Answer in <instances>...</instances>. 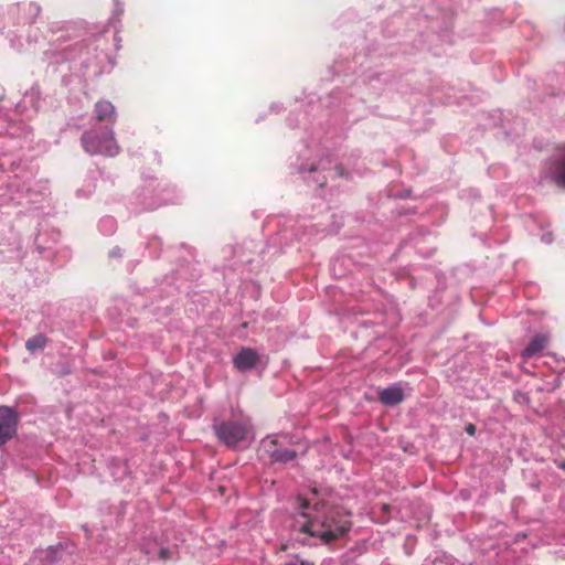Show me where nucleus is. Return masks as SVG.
<instances>
[{"mask_svg": "<svg viewBox=\"0 0 565 565\" xmlns=\"http://www.w3.org/2000/svg\"><path fill=\"white\" fill-rule=\"evenodd\" d=\"M350 525L348 514L341 508L320 499L316 489L310 498L296 499V513L291 523L294 531L330 542L345 533Z\"/></svg>", "mask_w": 565, "mask_h": 565, "instance_id": "nucleus-1", "label": "nucleus"}, {"mask_svg": "<svg viewBox=\"0 0 565 565\" xmlns=\"http://www.w3.org/2000/svg\"><path fill=\"white\" fill-rule=\"evenodd\" d=\"M258 359L259 356L254 349L242 348L239 352L234 356L233 363L237 370L245 372L255 367Z\"/></svg>", "mask_w": 565, "mask_h": 565, "instance_id": "nucleus-10", "label": "nucleus"}, {"mask_svg": "<svg viewBox=\"0 0 565 565\" xmlns=\"http://www.w3.org/2000/svg\"><path fill=\"white\" fill-rule=\"evenodd\" d=\"M466 431H467L469 435H475L476 427H475L472 424H469V425L466 427Z\"/></svg>", "mask_w": 565, "mask_h": 565, "instance_id": "nucleus-22", "label": "nucleus"}, {"mask_svg": "<svg viewBox=\"0 0 565 565\" xmlns=\"http://www.w3.org/2000/svg\"><path fill=\"white\" fill-rule=\"evenodd\" d=\"M159 557L161 559H168L169 558V550L164 548V547H161L159 550Z\"/></svg>", "mask_w": 565, "mask_h": 565, "instance_id": "nucleus-21", "label": "nucleus"}, {"mask_svg": "<svg viewBox=\"0 0 565 565\" xmlns=\"http://www.w3.org/2000/svg\"><path fill=\"white\" fill-rule=\"evenodd\" d=\"M83 149L94 156L115 157L119 153V146L110 127L93 126L82 135Z\"/></svg>", "mask_w": 565, "mask_h": 565, "instance_id": "nucleus-2", "label": "nucleus"}, {"mask_svg": "<svg viewBox=\"0 0 565 565\" xmlns=\"http://www.w3.org/2000/svg\"><path fill=\"white\" fill-rule=\"evenodd\" d=\"M548 337L544 333L535 334L526 348L522 351L524 359H531L539 355L547 345Z\"/></svg>", "mask_w": 565, "mask_h": 565, "instance_id": "nucleus-12", "label": "nucleus"}, {"mask_svg": "<svg viewBox=\"0 0 565 565\" xmlns=\"http://www.w3.org/2000/svg\"><path fill=\"white\" fill-rule=\"evenodd\" d=\"M286 565H313L312 563L301 559L299 557H294L286 563Z\"/></svg>", "mask_w": 565, "mask_h": 565, "instance_id": "nucleus-19", "label": "nucleus"}, {"mask_svg": "<svg viewBox=\"0 0 565 565\" xmlns=\"http://www.w3.org/2000/svg\"><path fill=\"white\" fill-rule=\"evenodd\" d=\"M262 449L271 462L286 463L296 458V451L278 448L276 438H266L262 441Z\"/></svg>", "mask_w": 565, "mask_h": 565, "instance_id": "nucleus-7", "label": "nucleus"}, {"mask_svg": "<svg viewBox=\"0 0 565 565\" xmlns=\"http://www.w3.org/2000/svg\"><path fill=\"white\" fill-rule=\"evenodd\" d=\"M214 430L217 438L228 447L248 445L252 439L247 419L222 422L214 425Z\"/></svg>", "mask_w": 565, "mask_h": 565, "instance_id": "nucleus-3", "label": "nucleus"}, {"mask_svg": "<svg viewBox=\"0 0 565 565\" xmlns=\"http://www.w3.org/2000/svg\"><path fill=\"white\" fill-rule=\"evenodd\" d=\"M34 96H35V93L32 90L31 93L25 95L23 103L25 104L29 99L33 100Z\"/></svg>", "mask_w": 565, "mask_h": 565, "instance_id": "nucleus-23", "label": "nucleus"}, {"mask_svg": "<svg viewBox=\"0 0 565 565\" xmlns=\"http://www.w3.org/2000/svg\"><path fill=\"white\" fill-rule=\"evenodd\" d=\"M94 126L114 127L116 121V110L114 105L107 100H100L95 105Z\"/></svg>", "mask_w": 565, "mask_h": 565, "instance_id": "nucleus-8", "label": "nucleus"}, {"mask_svg": "<svg viewBox=\"0 0 565 565\" xmlns=\"http://www.w3.org/2000/svg\"><path fill=\"white\" fill-rule=\"evenodd\" d=\"M46 343L47 338L44 334L39 333L26 340L25 348L30 353H35L38 351L44 350Z\"/></svg>", "mask_w": 565, "mask_h": 565, "instance_id": "nucleus-13", "label": "nucleus"}, {"mask_svg": "<svg viewBox=\"0 0 565 565\" xmlns=\"http://www.w3.org/2000/svg\"><path fill=\"white\" fill-rule=\"evenodd\" d=\"M41 8L34 2L15 4L10 8L8 18L15 25L31 24L40 14Z\"/></svg>", "mask_w": 565, "mask_h": 565, "instance_id": "nucleus-4", "label": "nucleus"}, {"mask_svg": "<svg viewBox=\"0 0 565 565\" xmlns=\"http://www.w3.org/2000/svg\"><path fill=\"white\" fill-rule=\"evenodd\" d=\"M173 202H175L174 198H164V199L161 200L160 203H154V202L146 203L145 210H152V209H156L157 206H159L161 204H168V203H173Z\"/></svg>", "mask_w": 565, "mask_h": 565, "instance_id": "nucleus-16", "label": "nucleus"}, {"mask_svg": "<svg viewBox=\"0 0 565 565\" xmlns=\"http://www.w3.org/2000/svg\"><path fill=\"white\" fill-rule=\"evenodd\" d=\"M124 12V7L122 4L118 1V0H115V11H114V15L110 18V21H113L115 19V15L117 18H119Z\"/></svg>", "mask_w": 565, "mask_h": 565, "instance_id": "nucleus-18", "label": "nucleus"}, {"mask_svg": "<svg viewBox=\"0 0 565 565\" xmlns=\"http://www.w3.org/2000/svg\"><path fill=\"white\" fill-rule=\"evenodd\" d=\"M541 241H542V243H544L546 245L552 244L554 241L553 233L550 231L543 232V234L541 236Z\"/></svg>", "mask_w": 565, "mask_h": 565, "instance_id": "nucleus-17", "label": "nucleus"}, {"mask_svg": "<svg viewBox=\"0 0 565 565\" xmlns=\"http://www.w3.org/2000/svg\"><path fill=\"white\" fill-rule=\"evenodd\" d=\"M379 399L385 406H395L404 399L403 388L398 384L383 388L379 393Z\"/></svg>", "mask_w": 565, "mask_h": 565, "instance_id": "nucleus-11", "label": "nucleus"}, {"mask_svg": "<svg viewBox=\"0 0 565 565\" xmlns=\"http://www.w3.org/2000/svg\"><path fill=\"white\" fill-rule=\"evenodd\" d=\"M6 29L7 26H3L2 33H4L7 38L10 40L11 46L17 50H20L22 47V44L20 43V41H18L19 36L17 35V33L11 30L6 31Z\"/></svg>", "mask_w": 565, "mask_h": 565, "instance_id": "nucleus-15", "label": "nucleus"}, {"mask_svg": "<svg viewBox=\"0 0 565 565\" xmlns=\"http://www.w3.org/2000/svg\"><path fill=\"white\" fill-rule=\"evenodd\" d=\"M122 256V250L120 247H114L109 252V257L111 258H120Z\"/></svg>", "mask_w": 565, "mask_h": 565, "instance_id": "nucleus-20", "label": "nucleus"}, {"mask_svg": "<svg viewBox=\"0 0 565 565\" xmlns=\"http://www.w3.org/2000/svg\"><path fill=\"white\" fill-rule=\"evenodd\" d=\"M547 175L557 185L565 188V146L551 159Z\"/></svg>", "mask_w": 565, "mask_h": 565, "instance_id": "nucleus-9", "label": "nucleus"}, {"mask_svg": "<svg viewBox=\"0 0 565 565\" xmlns=\"http://www.w3.org/2000/svg\"><path fill=\"white\" fill-rule=\"evenodd\" d=\"M98 227L104 235H111L116 231L117 223L114 217L105 216L99 221Z\"/></svg>", "mask_w": 565, "mask_h": 565, "instance_id": "nucleus-14", "label": "nucleus"}, {"mask_svg": "<svg viewBox=\"0 0 565 565\" xmlns=\"http://www.w3.org/2000/svg\"><path fill=\"white\" fill-rule=\"evenodd\" d=\"M561 468L565 469V462H563L562 465H559Z\"/></svg>", "mask_w": 565, "mask_h": 565, "instance_id": "nucleus-24", "label": "nucleus"}, {"mask_svg": "<svg viewBox=\"0 0 565 565\" xmlns=\"http://www.w3.org/2000/svg\"><path fill=\"white\" fill-rule=\"evenodd\" d=\"M18 414L9 406H0V446L17 434Z\"/></svg>", "mask_w": 565, "mask_h": 565, "instance_id": "nucleus-6", "label": "nucleus"}, {"mask_svg": "<svg viewBox=\"0 0 565 565\" xmlns=\"http://www.w3.org/2000/svg\"><path fill=\"white\" fill-rule=\"evenodd\" d=\"M299 171L302 173L305 171H308L309 173L313 174H320L321 172L329 171L330 173L337 175V177H344V170L343 168L334 163V160L328 156L326 158H322L319 160L317 164H311L308 169L303 166L299 168ZM327 178L323 175L320 178V175H317L313 178V181L319 185L322 186L326 182Z\"/></svg>", "mask_w": 565, "mask_h": 565, "instance_id": "nucleus-5", "label": "nucleus"}]
</instances>
